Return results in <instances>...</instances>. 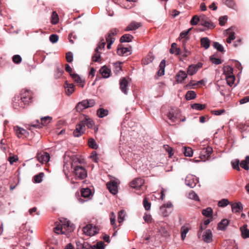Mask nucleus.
Segmentation results:
<instances>
[{"mask_svg":"<svg viewBox=\"0 0 249 249\" xmlns=\"http://www.w3.org/2000/svg\"><path fill=\"white\" fill-rule=\"evenodd\" d=\"M60 222L61 224H57L56 222V227L53 229L54 232L57 234H63L66 232H71L75 228L74 225L66 219L62 218L60 220Z\"/></svg>","mask_w":249,"mask_h":249,"instance_id":"obj_1","label":"nucleus"},{"mask_svg":"<svg viewBox=\"0 0 249 249\" xmlns=\"http://www.w3.org/2000/svg\"><path fill=\"white\" fill-rule=\"evenodd\" d=\"M71 167L77 178L83 179L87 177V172L84 167L80 165H74L73 163L72 164Z\"/></svg>","mask_w":249,"mask_h":249,"instance_id":"obj_2","label":"nucleus"},{"mask_svg":"<svg viewBox=\"0 0 249 249\" xmlns=\"http://www.w3.org/2000/svg\"><path fill=\"white\" fill-rule=\"evenodd\" d=\"M94 105L95 101L94 100H85L77 104L76 106V109L77 111L80 112L84 109L94 106Z\"/></svg>","mask_w":249,"mask_h":249,"instance_id":"obj_3","label":"nucleus"},{"mask_svg":"<svg viewBox=\"0 0 249 249\" xmlns=\"http://www.w3.org/2000/svg\"><path fill=\"white\" fill-rule=\"evenodd\" d=\"M83 231L86 235L91 236L98 232L99 229L92 224H88L83 227Z\"/></svg>","mask_w":249,"mask_h":249,"instance_id":"obj_4","label":"nucleus"},{"mask_svg":"<svg viewBox=\"0 0 249 249\" xmlns=\"http://www.w3.org/2000/svg\"><path fill=\"white\" fill-rule=\"evenodd\" d=\"M200 24L208 29H211L215 27V25L209 18L203 14L200 15Z\"/></svg>","mask_w":249,"mask_h":249,"instance_id":"obj_5","label":"nucleus"},{"mask_svg":"<svg viewBox=\"0 0 249 249\" xmlns=\"http://www.w3.org/2000/svg\"><path fill=\"white\" fill-rule=\"evenodd\" d=\"M24 103L27 105L31 102L32 99V92L28 89H23L20 92V95H18Z\"/></svg>","mask_w":249,"mask_h":249,"instance_id":"obj_6","label":"nucleus"},{"mask_svg":"<svg viewBox=\"0 0 249 249\" xmlns=\"http://www.w3.org/2000/svg\"><path fill=\"white\" fill-rule=\"evenodd\" d=\"M13 107L15 109L23 108L27 105L19 95L16 96L13 100Z\"/></svg>","mask_w":249,"mask_h":249,"instance_id":"obj_7","label":"nucleus"},{"mask_svg":"<svg viewBox=\"0 0 249 249\" xmlns=\"http://www.w3.org/2000/svg\"><path fill=\"white\" fill-rule=\"evenodd\" d=\"M213 148L210 146H207L206 148L203 149L200 154L199 158L202 161H206L208 160L211 154L213 153Z\"/></svg>","mask_w":249,"mask_h":249,"instance_id":"obj_8","label":"nucleus"},{"mask_svg":"<svg viewBox=\"0 0 249 249\" xmlns=\"http://www.w3.org/2000/svg\"><path fill=\"white\" fill-rule=\"evenodd\" d=\"M198 182V179L192 175H188L185 178L186 185L190 188L195 187Z\"/></svg>","mask_w":249,"mask_h":249,"instance_id":"obj_9","label":"nucleus"},{"mask_svg":"<svg viewBox=\"0 0 249 249\" xmlns=\"http://www.w3.org/2000/svg\"><path fill=\"white\" fill-rule=\"evenodd\" d=\"M118 181L116 180L107 183V186L112 194L115 195L118 193Z\"/></svg>","mask_w":249,"mask_h":249,"instance_id":"obj_10","label":"nucleus"},{"mask_svg":"<svg viewBox=\"0 0 249 249\" xmlns=\"http://www.w3.org/2000/svg\"><path fill=\"white\" fill-rule=\"evenodd\" d=\"M202 67L201 63H198L196 64L190 65L187 69V73L189 75H193L196 73L198 70Z\"/></svg>","mask_w":249,"mask_h":249,"instance_id":"obj_11","label":"nucleus"},{"mask_svg":"<svg viewBox=\"0 0 249 249\" xmlns=\"http://www.w3.org/2000/svg\"><path fill=\"white\" fill-rule=\"evenodd\" d=\"M52 118L49 116L44 117L41 119V123L39 122L38 120H37L36 124H31L30 125L31 127H41V125H46L48 124L52 120Z\"/></svg>","mask_w":249,"mask_h":249,"instance_id":"obj_12","label":"nucleus"},{"mask_svg":"<svg viewBox=\"0 0 249 249\" xmlns=\"http://www.w3.org/2000/svg\"><path fill=\"white\" fill-rule=\"evenodd\" d=\"M85 131V126L83 123H80L76 125V128L73 131V135L78 137L84 134Z\"/></svg>","mask_w":249,"mask_h":249,"instance_id":"obj_13","label":"nucleus"},{"mask_svg":"<svg viewBox=\"0 0 249 249\" xmlns=\"http://www.w3.org/2000/svg\"><path fill=\"white\" fill-rule=\"evenodd\" d=\"M144 183L143 179L138 178L134 179L130 182V186L135 189L140 188Z\"/></svg>","mask_w":249,"mask_h":249,"instance_id":"obj_14","label":"nucleus"},{"mask_svg":"<svg viewBox=\"0 0 249 249\" xmlns=\"http://www.w3.org/2000/svg\"><path fill=\"white\" fill-rule=\"evenodd\" d=\"M14 130L16 135L19 138H23L28 135V132L25 129L18 126H14Z\"/></svg>","mask_w":249,"mask_h":249,"instance_id":"obj_15","label":"nucleus"},{"mask_svg":"<svg viewBox=\"0 0 249 249\" xmlns=\"http://www.w3.org/2000/svg\"><path fill=\"white\" fill-rule=\"evenodd\" d=\"M168 118L169 120V122L168 123L170 125H172V123H175L178 121L179 114L178 112L172 109L169 112L168 114Z\"/></svg>","mask_w":249,"mask_h":249,"instance_id":"obj_16","label":"nucleus"},{"mask_svg":"<svg viewBox=\"0 0 249 249\" xmlns=\"http://www.w3.org/2000/svg\"><path fill=\"white\" fill-rule=\"evenodd\" d=\"M202 240L207 243H209L213 241V234L210 229L206 230L202 235Z\"/></svg>","mask_w":249,"mask_h":249,"instance_id":"obj_17","label":"nucleus"},{"mask_svg":"<svg viewBox=\"0 0 249 249\" xmlns=\"http://www.w3.org/2000/svg\"><path fill=\"white\" fill-rule=\"evenodd\" d=\"M38 160L42 163H46L50 160V157L48 153H39L37 155Z\"/></svg>","mask_w":249,"mask_h":249,"instance_id":"obj_18","label":"nucleus"},{"mask_svg":"<svg viewBox=\"0 0 249 249\" xmlns=\"http://www.w3.org/2000/svg\"><path fill=\"white\" fill-rule=\"evenodd\" d=\"M71 76L74 82L77 84V85L83 88L85 84V80L82 79L81 77L76 73L71 74Z\"/></svg>","mask_w":249,"mask_h":249,"instance_id":"obj_19","label":"nucleus"},{"mask_svg":"<svg viewBox=\"0 0 249 249\" xmlns=\"http://www.w3.org/2000/svg\"><path fill=\"white\" fill-rule=\"evenodd\" d=\"M131 48L130 47H122L117 50V53L121 56H127L131 54Z\"/></svg>","mask_w":249,"mask_h":249,"instance_id":"obj_20","label":"nucleus"},{"mask_svg":"<svg viewBox=\"0 0 249 249\" xmlns=\"http://www.w3.org/2000/svg\"><path fill=\"white\" fill-rule=\"evenodd\" d=\"M64 88L65 91L68 95H70L73 93L74 91V86L73 84H70L68 81H66Z\"/></svg>","mask_w":249,"mask_h":249,"instance_id":"obj_21","label":"nucleus"},{"mask_svg":"<svg viewBox=\"0 0 249 249\" xmlns=\"http://www.w3.org/2000/svg\"><path fill=\"white\" fill-rule=\"evenodd\" d=\"M187 77V73L184 71L180 70L176 75V80L178 83H182Z\"/></svg>","mask_w":249,"mask_h":249,"instance_id":"obj_22","label":"nucleus"},{"mask_svg":"<svg viewBox=\"0 0 249 249\" xmlns=\"http://www.w3.org/2000/svg\"><path fill=\"white\" fill-rule=\"evenodd\" d=\"M234 27H231L226 30V32L227 34L229 35V37L227 39V42L231 43V41L234 40L235 38V33L232 31Z\"/></svg>","mask_w":249,"mask_h":249,"instance_id":"obj_23","label":"nucleus"},{"mask_svg":"<svg viewBox=\"0 0 249 249\" xmlns=\"http://www.w3.org/2000/svg\"><path fill=\"white\" fill-rule=\"evenodd\" d=\"M142 26L140 22H132L125 28V31H129L136 30Z\"/></svg>","mask_w":249,"mask_h":249,"instance_id":"obj_24","label":"nucleus"},{"mask_svg":"<svg viewBox=\"0 0 249 249\" xmlns=\"http://www.w3.org/2000/svg\"><path fill=\"white\" fill-rule=\"evenodd\" d=\"M120 89L122 92H123L124 94H127V87H128V82L127 80L124 78L120 82Z\"/></svg>","mask_w":249,"mask_h":249,"instance_id":"obj_25","label":"nucleus"},{"mask_svg":"<svg viewBox=\"0 0 249 249\" xmlns=\"http://www.w3.org/2000/svg\"><path fill=\"white\" fill-rule=\"evenodd\" d=\"M232 211L234 213H238L243 210L242 204L241 202L234 203L231 204Z\"/></svg>","mask_w":249,"mask_h":249,"instance_id":"obj_26","label":"nucleus"},{"mask_svg":"<svg viewBox=\"0 0 249 249\" xmlns=\"http://www.w3.org/2000/svg\"><path fill=\"white\" fill-rule=\"evenodd\" d=\"M84 119L81 122L83 123L84 125L86 124L89 128L92 127L94 124L93 121L87 116H84Z\"/></svg>","mask_w":249,"mask_h":249,"instance_id":"obj_27","label":"nucleus"},{"mask_svg":"<svg viewBox=\"0 0 249 249\" xmlns=\"http://www.w3.org/2000/svg\"><path fill=\"white\" fill-rule=\"evenodd\" d=\"M242 233V236L243 238L246 239L249 238V229H248L247 225H244L240 228Z\"/></svg>","mask_w":249,"mask_h":249,"instance_id":"obj_28","label":"nucleus"},{"mask_svg":"<svg viewBox=\"0 0 249 249\" xmlns=\"http://www.w3.org/2000/svg\"><path fill=\"white\" fill-rule=\"evenodd\" d=\"M110 71L106 66L102 67L100 70V73L104 78H108L110 76Z\"/></svg>","mask_w":249,"mask_h":249,"instance_id":"obj_29","label":"nucleus"},{"mask_svg":"<svg viewBox=\"0 0 249 249\" xmlns=\"http://www.w3.org/2000/svg\"><path fill=\"white\" fill-rule=\"evenodd\" d=\"M200 42L201 46L204 48L205 49H207L209 48L210 45V40L208 37H204L201 38Z\"/></svg>","mask_w":249,"mask_h":249,"instance_id":"obj_30","label":"nucleus"},{"mask_svg":"<svg viewBox=\"0 0 249 249\" xmlns=\"http://www.w3.org/2000/svg\"><path fill=\"white\" fill-rule=\"evenodd\" d=\"M170 53L172 54H175L176 55L180 54V50L179 48L177 47V44L176 43H172L170 50Z\"/></svg>","mask_w":249,"mask_h":249,"instance_id":"obj_31","label":"nucleus"},{"mask_svg":"<svg viewBox=\"0 0 249 249\" xmlns=\"http://www.w3.org/2000/svg\"><path fill=\"white\" fill-rule=\"evenodd\" d=\"M165 67V60H162L159 66V70L158 71V75L161 76L164 74V68Z\"/></svg>","mask_w":249,"mask_h":249,"instance_id":"obj_32","label":"nucleus"},{"mask_svg":"<svg viewBox=\"0 0 249 249\" xmlns=\"http://www.w3.org/2000/svg\"><path fill=\"white\" fill-rule=\"evenodd\" d=\"M223 69L225 77H227V76H231L233 75V69L231 67L229 66H226L223 67Z\"/></svg>","mask_w":249,"mask_h":249,"instance_id":"obj_33","label":"nucleus"},{"mask_svg":"<svg viewBox=\"0 0 249 249\" xmlns=\"http://www.w3.org/2000/svg\"><path fill=\"white\" fill-rule=\"evenodd\" d=\"M108 110L103 108H100L97 111V115L100 118H103L107 116L108 115Z\"/></svg>","mask_w":249,"mask_h":249,"instance_id":"obj_34","label":"nucleus"},{"mask_svg":"<svg viewBox=\"0 0 249 249\" xmlns=\"http://www.w3.org/2000/svg\"><path fill=\"white\" fill-rule=\"evenodd\" d=\"M229 224V221L227 219H223L218 224V229L220 230L223 231L226 229Z\"/></svg>","mask_w":249,"mask_h":249,"instance_id":"obj_35","label":"nucleus"},{"mask_svg":"<svg viewBox=\"0 0 249 249\" xmlns=\"http://www.w3.org/2000/svg\"><path fill=\"white\" fill-rule=\"evenodd\" d=\"M81 193L82 197L85 198H88L90 196L91 192V190L88 188H83L81 190Z\"/></svg>","mask_w":249,"mask_h":249,"instance_id":"obj_36","label":"nucleus"},{"mask_svg":"<svg viewBox=\"0 0 249 249\" xmlns=\"http://www.w3.org/2000/svg\"><path fill=\"white\" fill-rule=\"evenodd\" d=\"M133 38V37L132 35L129 34H125L121 37L120 42H129L132 40Z\"/></svg>","mask_w":249,"mask_h":249,"instance_id":"obj_37","label":"nucleus"},{"mask_svg":"<svg viewBox=\"0 0 249 249\" xmlns=\"http://www.w3.org/2000/svg\"><path fill=\"white\" fill-rule=\"evenodd\" d=\"M196 93L194 91L189 90L187 92L185 98L187 100H191L196 97Z\"/></svg>","mask_w":249,"mask_h":249,"instance_id":"obj_38","label":"nucleus"},{"mask_svg":"<svg viewBox=\"0 0 249 249\" xmlns=\"http://www.w3.org/2000/svg\"><path fill=\"white\" fill-rule=\"evenodd\" d=\"M44 174L42 172L35 175L34 177V182L37 183H40L42 181V178L44 177Z\"/></svg>","mask_w":249,"mask_h":249,"instance_id":"obj_39","label":"nucleus"},{"mask_svg":"<svg viewBox=\"0 0 249 249\" xmlns=\"http://www.w3.org/2000/svg\"><path fill=\"white\" fill-rule=\"evenodd\" d=\"M106 45V42L104 38L101 39L97 47L95 50V52L99 51V50H102L104 49Z\"/></svg>","mask_w":249,"mask_h":249,"instance_id":"obj_40","label":"nucleus"},{"mask_svg":"<svg viewBox=\"0 0 249 249\" xmlns=\"http://www.w3.org/2000/svg\"><path fill=\"white\" fill-rule=\"evenodd\" d=\"M191 107L194 109L197 110H201L206 107V105L200 104L198 103H195L192 105Z\"/></svg>","mask_w":249,"mask_h":249,"instance_id":"obj_41","label":"nucleus"},{"mask_svg":"<svg viewBox=\"0 0 249 249\" xmlns=\"http://www.w3.org/2000/svg\"><path fill=\"white\" fill-rule=\"evenodd\" d=\"M51 22L53 24H56L59 22L58 16L57 13L55 11H53L52 13Z\"/></svg>","mask_w":249,"mask_h":249,"instance_id":"obj_42","label":"nucleus"},{"mask_svg":"<svg viewBox=\"0 0 249 249\" xmlns=\"http://www.w3.org/2000/svg\"><path fill=\"white\" fill-rule=\"evenodd\" d=\"M88 144L89 147L92 149H97L98 148L95 141L92 138H90L89 140Z\"/></svg>","mask_w":249,"mask_h":249,"instance_id":"obj_43","label":"nucleus"},{"mask_svg":"<svg viewBox=\"0 0 249 249\" xmlns=\"http://www.w3.org/2000/svg\"><path fill=\"white\" fill-rule=\"evenodd\" d=\"M189 228L188 227H186L185 226H182L181 228V239L182 240H184L186 236L187 233L189 231Z\"/></svg>","mask_w":249,"mask_h":249,"instance_id":"obj_44","label":"nucleus"},{"mask_svg":"<svg viewBox=\"0 0 249 249\" xmlns=\"http://www.w3.org/2000/svg\"><path fill=\"white\" fill-rule=\"evenodd\" d=\"M198 22H200V16L195 15L191 20L190 23L192 25H196L198 24Z\"/></svg>","mask_w":249,"mask_h":249,"instance_id":"obj_45","label":"nucleus"},{"mask_svg":"<svg viewBox=\"0 0 249 249\" xmlns=\"http://www.w3.org/2000/svg\"><path fill=\"white\" fill-rule=\"evenodd\" d=\"M226 80L227 81V84L230 86L231 87L234 84L235 80V77L234 75H232L231 76H227L226 77Z\"/></svg>","mask_w":249,"mask_h":249,"instance_id":"obj_46","label":"nucleus"},{"mask_svg":"<svg viewBox=\"0 0 249 249\" xmlns=\"http://www.w3.org/2000/svg\"><path fill=\"white\" fill-rule=\"evenodd\" d=\"M203 215L206 217H210L213 214V210L211 208L208 207L202 211Z\"/></svg>","mask_w":249,"mask_h":249,"instance_id":"obj_47","label":"nucleus"},{"mask_svg":"<svg viewBox=\"0 0 249 249\" xmlns=\"http://www.w3.org/2000/svg\"><path fill=\"white\" fill-rule=\"evenodd\" d=\"M183 153L186 157H192L193 155V151L190 147H184Z\"/></svg>","mask_w":249,"mask_h":249,"instance_id":"obj_48","label":"nucleus"},{"mask_svg":"<svg viewBox=\"0 0 249 249\" xmlns=\"http://www.w3.org/2000/svg\"><path fill=\"white\" fill-rule=\"evenodd\" d=\"M229 204V201L227 199L224 198L218 201V205L220 207H225Z\"/></svg>","mask_w":249,"mask_h":249,"instance_id":"obj_49","label":"nucleus"},{"mask_svg":"<svg viewBox=\"0 0 249 249\" xmlns=\"http://www.w3.org/2000/svg\"><path fill=\"white\" fill-rule=\"evenodd\" d=\"M188 197L195 200L199 201V197L194 191L190 192L188 194Z\"/></svg>","mask_w":249,"mask_h":249,"instance_id":"obj_50","label":"nucleus"},{"mask_svg":"<svg viewBox=\"0 0 249 249\" xmlns=\"http://www.w3.org/2000/svg\"><path fill=\"white\" fill-rule=\"evenodd\" d=\"M228 17L227 16H224L220 17L218 21H219V24L221 26H223L225 24L226 22H227L228 20Z\"/></svg>","mask_w":249,"mask_h":249,"instance_id":"obj_51","label":"nucleus"},{"mask_svg":"<svg viewBox=\"0 0 249 249\" xmlns=\"http://www.w3.org/2000/svg\"><path fill=\"white\" fill-rule=\"evenodd\" d=\"M59 36L56 34H52L49 37L50 41L53 43H56L58 40Z\"/></svg>","mask_w":249,"mask_h":249,"instance_id":"obj_52","label":"nucleus"},{"mask_svg":"<svg viewBox=\"0 0 249 249\" xmlns=\"http://www.w3.org/2000/svg\"><path fill=\"white\" fill-rule=\"evenodd\" d=\"M143 204L145 210L148 211L150 209L151 203L148 202L147 198L145 197L144 198L143 200Z\"/></svg>","mask_w":249,"mask_h":249,"instance_id":"obj_53","label":"nucleus"},{"mask_svg":"<svg viewBox=\"0 0 249 249\" xmlns=\"http://www.w3.org/2000/svg\"><path fill=\"white\" fill-rule=\"evenodd\" d=\"M213 47L217 51H218L220 52H223L224 51L223 47L220 44H219L218 42H213Z\"/></svg>","mask_w":249,"mask_h":249,"instance_id":"obj_54","label":"nucleus"},{"mask_svg":"<svg viewBox=\"0 0 249 249\" xmlns=\"http://www.w3.org/2000/svg\"><path fill=\"white\" fill-rule=\"evenodd\" d=\"M101 52L100 51L95 52L94 55L92 56V61L94 62H98L101 56Z\"/></svg>","mask_w":249,"mask_h":249,"instance_id":"obj_55","label":"nucleus"},{"mask_svg":"<svg viewBox=\"0 0 249 249\" xmlns=\"http://www.w3.org/2000/svg\"><path fill=\"white\" fill-rule=\"evenodd\" d=\"M239 162H240L239 160H237V159L232 161L231 163H232V168L237 170H240V168L239 166Z\"/></svg>","mask_w":249,"mask_h":249,"instance_id":"obj_56","label":"nucleus"},{"mask_svg":"<svg viewBox=\"0 0 249 249\" xmlns=\"http://www.w3.org/2000/svg\"><path fill=\"white\" fill-rule=\"evenodd\" d=\"M12 60L14 63L18 64L21 62L22 59L19 55L17 54L13 56Z\"/></svg>","mask_w":249,"mask_h":249,"instance_id":"obj_57","label":"nucleus"},{"mask_svg":"<svg viewBox=\"0 0 249 249\" xmlns=\"http://www.w3.org/2000/svg\"><path fill=\"white\" fill-rule=\"evenodd\" d=\"M66 59L69 63H71L73 60V54L71 52H68L66 53Z\"/></svg>","mask_w":249,"mask_h":249,"instance_id":"obj_58","label":"nucleus"},{"mask_svg":"<svg viewBox=\"0 0 249 249\" xmlns=\"http://www.w3.org/2000/svg\"><path fill=\"white\" fill-rule=\"evenodd\" d=\"M225 111V110L224 109L214 110H212L211 113L213 115H221L222 113H224Z\"/></svg>","mask_w":249,"mask_h":249,"instance_id":"obj_59","label":"nucleus"},{"mask_svg":"<svg viewBox=\"0 0 249 249\" xmlns=\"http://www.w3.org/2000/svg\"><path fill=\"white\" fill-rule=\"evenodd\" d=\"M191 29H192V28H190L186 31H184L181 32L180 34V37L181 38H185L188 35V34H189V33L190 32V31L191 30Z\"/></svg>","mask_w":249,"mask_h":249,"instance_id":"obj_60","label":"nucleus"},{"mask_svg":"<svg viewBox=\"0 0 249 249\" xmlns=\"http://www.w3.org/2000/svg\"><path fill=\"white\" fill-rule=\"evenodd\" d=\"M210 59L213 64L218 65L221 63V61L219 58L211 57Z\"/></svg>","mask_w":249,"mask_h":249,"instance_id":"obj_61","label":"nucleus"},{"mask_svg":"<svg viewBox=\"0 0 249 249\" xmlns=\"http://www.w3.org/2000/svg\"><path fill=\"white\" fill-rule=\"evenodd\" d=\"M164 148L165 150L168 153L169 155V157H171L173 155L172 153V149L171 147H170L168 145H164Z\"/></svg>","mask_w":249,"mask_h":249,"instance_id":"obj_62","label":"nucleus"},{"mask_svg":"<svg viewBox=\"0 0 249 249\" xmlns=\"http://www.w3.org/2000/svg\"><path fill=\"white\" fill-rule=\"evenodd\" d=\"M240 166L246 170H248L249 169V166L248 165V163H247V161H245L244 160H242L241 162Z\"/></svg>","mask_w":249,"mask_h":249,"instance_id":"obj_63","label":"nucleus"},{"mask_svg":"<svg viewBox=\"0 0 249 249\" xmlns=\"http://www.w3.org/2000/svg\"><path fill=\"white\" fill-rule=\"evenodd\" d=\"M143 218L144 220L146 222L149 223V222H151L152 217H151V215L150 214H148L147 213H145Z\"/></svg>","mask_w":249,"mask_h":249,"instance_id":"obj_64","label":"nucleus"}]
</instances>
